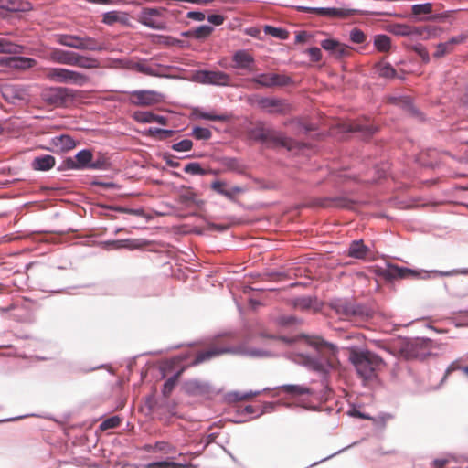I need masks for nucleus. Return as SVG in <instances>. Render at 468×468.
I'll use <instances>...</instances> for the list:
<instances>
[{"instance_id": "680f3d73", "label": "nucleus", "mask_w": 468, "mask_h": 468, "mask_svg": "<svg viewBox=\"0 0 468 468\" xmlns=\"http://www.w3.org/2000/svg\"><path fill=\"white\" fill-rule=\"evenodd\" d=\"M339 41L332 38H326L321 41V47L328 51L330 55L334 52L335 48H337Z\"/></svg>"}, {"instance_id": "20e7f679", "label": "nucleus", "mask_w": 468, "mask_h": 468, "mask_svg": "<svg viewBox=\"0 0 468 468\" xmlns=\"http://www.w3.org/2000/svg\"><path fill=\"white\" fill-rule=\"evenodd\" d=\"M46 78L50 81L78 86H83L89 81L87 75L64 68L48 69L46 72Z\"/></svg>"}, {"instance_id": "cd10ccee", "label": "nucleus", "mask_w": 468, "mask_h": 468, "mask_svg": "<svg viewBox=\"0 0 468 468\" xmlns=\"http://www.w3.org/2000/svg\"><path fill=\"white\" fill-rule=\"evenodd\" d=\"M58 42L65 47L82 50V37L77 35H60Z\"/></svg>"}, {"instance_id": "c756f323", "label": "nucleus", "mask_w": 468, "mask_h": 468, "mask_svg": "<svg viewBox=\"0 0 468 468\" xmlns=\"http://www.w3.org/2000/svg\"><path fill=\"white\" fill-rule=\"evenodd\" d=\"M146 450L148 452H162L167 456H174V454L176 453V448L164 441H156L154 445H148Z\"/></svg>"}, {"instance_id": "0e129e2a", "label": "nucleus", "mask_w": 468, "mask_h": 468, "mask_svg": "<svg viewBox=\"0 0 468 468\" xmlns=\"http://www.w3.org/2000/svg\"><path fill=\"white\" fill-rule=\"evenodd\" d=\"M107 162L103 157L97 158L96 160L91 159L89 169L92 170H102L106 168Z\"/></svg>"}, {"instance_id": "bf43d9fd", "label": "nucleus", "mask_w": 468, "mask_h": 468, "mask_svg": "<svg viewBox=\"0 0 468 468\" xmlns=\"http://www.w3.org/2000/svg\"><path fill=\"white\" fill-rule=\"evenodd\" d=\"M109 209H112L113 211L121 212V213H126L130 215L134 216H143L144 210L142 208H127L123 207H109Z\"/></svg>"}, {"instance_id": "f03ea898", "label": "nucleus", "mask_w": 468, "mask_h": 468, "mask_svg": "<svg viewBox=\"0 0 468 468\" xmlns=\"http://www.w3.org/2000/svg\"><path fill=\"white\" fill-rule=\"evenodd\" d=\"M349 360L359 377L366 380L373 378L376 376V371L383 364L379 356L368 350L352 349Z\"/></svg>"}, {"instance_id": "ddd939ff", "label": "nucleus", "mask_w": 468, "mask_h": 468, "mask_svg": "<svg viewBox=\"0 0 468 468\" xmlns=\"http://www.w3.org/2000/svg\"><path fill=\"white\" fill-rule=\"evenodd\" d=\"M134 69L140 73L148 76L164 77L166 68L155 62H137L134 64Z\"/></svg>"}, {"instance_id": "58836bf2", "label": "nucleus", "mask_w": 468, "mask_h": 468, "mask_svg": "<svg viewBox=\"0 0 468 468\" xmlns=\"http://www.w3.org/2000/svg\"><path fill=\"white\" fill-rule=\"evenodd\" d=\"M373 44L377 50L379 52H387L390 48L391 40L388 36L379 34L375 36Z\"/></svg>"}, {"instance_id": "603ef678", "label": "nucleus", "mask_w": 468, "mask_h": 468, "mask_svg": "<svg viewBox=\"0 0 468 468\" xmlns=\"http://www.w3.org/2000/svg\"><path fill=\"white\" fill-rule=\"evenodd\" d=\"M199 117L207 121L227 122L229 120V116L227 114H216L210 112H201L199 113Z\"/></svg>"}, {"instance_id": "de8ad7c7", "label": "nucleus", "mask_w": 468, "mask_h": 468, "mask_svg": "<svg viewBox=\"0 0 468 468\" xmlns=\"http://www.w3.org/2000/svg\"><path fill=\"white\" fill-rule=\"evenodd\" d=\"M432 11L431 3L415 4L412 5V13L415 16L428 15Z\"/></svg>"}, {"instance_id": "a211bd4d", "label": "nucleus", "mask_w": 468, "mask_h": 468, "mask_svg": "<svg viewBox=\"0 0 468 468\" xmlns=\"http://www.w3.org/2000/svg\"><path fill=\"white\" fill-rule=\"evenodd\" d=\"M375 70L378 76L386 80H391L395 78H399L397 74V70L393 68V66L385 61H378L375 64ZM401 80H404L403 77H399Z\"/></svg>"}, {"instance_id": "a878e982", "label": "nucleus", "mask_w": 468, "mask_h": 468, "mask_svg": "<svg viewBox=\"0 0 468 468\" xmlns=\"http://www.w3.org/2000/svg\"><path fill=\"white\" fill-rule=\"evenodd\" d=\"M316 303L317 298L311 295L299 296L292 300V306L301 311H307L314 308Z\"/></svg>"}, {"instance_id": "5fc2aeb1", "label": "nucleus", "mask_w": 468, "mask_h": 468, "mask_svg": "<svg viewBox=\"0 0 468 468\" xmlns=\"http://www.w3.org/2000/svg\"><path fill=\"white\" fill-rule=\"evenodd\" d=\"M350 40L355 44H363L366 41L365 33L357 28L354 27L349 34Z\"/></svg>"}, {"instance_id": "f8f14e48", "label": "nucleus", "mask_w": 468, "mask_h": 468, "mask_svg": "<svg viewBox=\"0 0 468 468\" xmlns=\"http://www.w3.org/2000/svg\"><path fill=\"white\" fill-rule=\"evenodd\" d=\"M258 106L269 113H282L285 101L274 97H261L257 101Z\"/></svg>"}, {"instance_id": "6e6d98bb", "label": "nucleus", "mask_w": 468, "mask_h": 468, "mask_svg": "<svg viewBox=\"0 0 468 468\" xmlns=\"http://www.w3.org/2000/svg\"><path fill=\"white\" fill-rule=\"evenodd\" d=\"M58 170L59 171H65V170H80L79 165L76 162L75 157H68L66 158L60 165L58 167Z\"/></svg>"}, {"instance_id": "ea45409f", "label": "nucleus", "mask_w": 468, "mask_h": 468, "mask_svg": "<svg viewBox=\"0 0 468 468\" xmlns=\"http://www.w3.org/2000/svg\"><path fill=\"white\" fill-rule=\"evenodd\" d=\"M263 31L265 34L281 40H286L289 37V32L282 27H275L270 25H266L263 27Z\"/></svg>"}, {"instance_id": "aec40b11", "label": "nucleus", "mask_w": 468, "mask_h": 468, "mask_svg": "<svg viewBox=\"0 0 468 468\" xmlns=\"http://www.w3.org/2000/svg\"><path fill=\"white\" fill-rule=\"evenodd\" d=\"M175 456H167L165 460L148 463L144 465L145 468H191L193 465L190 463H176L174 460Z\"/></svg>"}, {"instance_id": "49530a36", "label": "nucleus", "mask_w": 468, "mask_h": 468, "mask_svg": "<svg viewBox=\"0 0 468 468\" xmlns=\"http://www.w3.org/2000/svg\"><path fill=\"white\" fill-rule=\"evenodd\" d=\"M453 50V48L451 47L448 41L441 42L436 47V51L433 54V57L436 58H440L444 57L446 54L451 53Z\"/></svg>"}, {"instance_id": "864d4df0", "label": "nucleus", "mask_w": 468, "mask_h": 468, "mask_svg": "<svg viewBox=\"0 0 468 468\" xmlns=\"http://www.w3.org/2000/svg\"><path fill=\"white\" fill-rule=\"evenodd\" d=\"M174 130L161 129V128H150L149 133L154 135L157 139L164 140L174 134Z\"/></svg>"}, {"instance_id": "3c124183", "label": "nucleus", "mask_w": 468, "mask_h": 468, "mask_svg": "<svg viewBox=\"0 0 468 468\" xmlns=\"http://www.w3.org/2000/svg\"><path fill=\"white\" fill-rule=\"evenodd\" d=\"M235 352L251 357H261L267 355L266 351L258 348H239Z\"/></svg>"}, {"instance_id": "2f4dec72", "label": "nucleus", "mask_w": 468, "mask_h": 468, "mask_svg": "<svg viewBox=\"0 0 468 468\" xmlns=\"http://www.w3.org/2000/svg\"><path fill=\"white\" fill-rule=\"evenodd\" d=\"M270 389H271L270 388H265L262 390H257V391H251V390L248 391V392L231 391V392L227 393L226 399L229 402H238V401H241L243 399L251 398L253 396H257V395L261 394V392L267 391Z\"/></svg>"}, {"instance_id": "5701e85b", "label": "nucleus", "mask_w": 468, "mask_h": 468, "mask_svg": "<svg viewBox=\"0 0 468 468\" xmlns=\"http://www.w3.org/2000/svg\"><path fill=\"white\" fill-rule=\"evenodd\" d=\"M368 252L369 249L362 239L353 240L348 248V256L355 259H365Z\"/></svg>"}, {"instance_id": "bb28decb", "label": "nucleus", "mask_w": 468, "mask_h": 468, "mask_svg": "<svg viewBox=\"0 0 468 468\" xmlns=\"http://www.w3.org/2000/svg\"><path fill=\"white\" fill-rule=\"evenodd\" d=\"M276 388H281L283 392L292 397L313 394L312 390L303 385L286 384L273 388L272 389Z\"/></svg>"}, {"instance_id": "f3484780", "label": "nucleus", "mask_w": 468, "mask_h": 468, "mask_svg": "<svg viewBox=\"0 0 468 468\" xmlns=\"http://www.w3.org/2000/svg\"><path fill=\"white\" fill-rule=\"evenodd\" d=\"M227 184L224 181L216 180L212 182L211 188L217 192L218 194L227 197L229 200H233L235 198V196L239 193L243 192V188L240 186H233L229 189L226 188Z\"/></svg>"}, {"instance_id": "4be33fe9", "label": "nucleus", "mask_w": 468, "mask_h": 468, "mask_svg": "<svg viewBox=\"0 0 468 468\" xmlns=\"http://www.w3.org/2000/svg\"><path fill=\"white\" fill-rule=\"evenodd\" d=\"M77 52L70 50L57 49L51 54V60L56 63L68 66H74Z\"/></svg>"}, {"instance_id": "13d9d810", "label": "nucleus", "mask_w": 468, "mask_h": 468, "mask_svg": "<svg viewBox=\"0 0 468 468\" xmlns=\"http://www.w3.org/2000/svg\"><path fill=\"white\" fill-rule=\"evenodd\" d=\"M120 19L119 17V12L118 11H108L103 14L102 22L105 25L112 26L116 22H118Z\"/></svg>"}, {"instance_id": "2eb2a0df", "label": "nucleus", "mask_w": 468, "mask_h": 468, "mask_svg": "<svg viewBox=\"0 0 468 468\" xmlns=\"http://www.w3.org/2000/svg\"><path fill=\"white\" fill-rule=\"evenodd\" d=\"M50 144L56 152H68L76 146V141L68 134H60L52 137Z\"/></svg>"}, {"instance_id": "393cba45", "label": "nucleus", "mask_w": 468, "mask_h": 468, "mask_svg": "<svg viewBox=\"0 0 468 468\" xmlns=\"http://www.w3.org/2000/svg\"><path fill=\"white\" fill-rule=\"evenodd\" d=\"M231 350L230 349H228V348H218V347H212V348H209L207 350H205V351H202V352H199L194 361H193V365H198V364H201L205 361H207L215 356H218L221 354H224V353H227V352H230Z\"/></svg>"}, {"instance_id": "1a4fd4ad", "label": "nucleus", "mask_w": 468, "mask_h": 468, "mask_svg": "<svg viewBox=\"0 0 468 468\" xmlns=\"http://www.w3.org/2000/svg\"><path fill=\"white\" fill-rule=\"evenodd\" d=\"M162 95L154 90H140L130 92V103L136 106H152L161 101Z\"/></svg>"}, {"instance_id": "79ce46f5", "label": "nucleus", "mask_w": 468, "mask_h": 468, "mask_svg": "<svg viewBox=\"0 0 468 468\" xmlns=\"http://www.w3.org/2000/svg\"><path fill=\"white\" fill-rule=\"evenodd\" d=\"M270 128H264L263 126H257L250 131L251 137L261 143H266V138Z\"/></svg>"}, {"instance_id": "c03bdc74", "label": "nucleus", "mask_w": 468, "mask_h": 468, "mask_svg": "<svg viewBox=\"0 0 468 468\" xmlns=\"http://www.w3.org/2000/svg\"><path fill=\"white\" fill-rule=\"evenodd\" d=\"M121 423V418L119 416H112L110 418L105 419L100 424V429L101 431H107L110 429L116 428Z\"/></svg>"}, {"instance_id": "69168bd1", "label": "nucleus", "mask_w": 468, "mask_h": 468, "mask_svg": "<svg viewBox=\"0 0 468 468\" xmlns=\"http://www.w3.org/2000/svg\"><path fill=\"white\" fill-rule=\"evenodd\" d=\"M306 52L308 53L311 60L314 62H318L322 58L321 49L317 47H312L308 48Z\"/></svg>"}, {"instance_id": "f704fd0d", "label": "nucleus", "mask_w": 468, "mask_h": 468, "mask_svg": "<svg viewBox=\"0 0 468 468\" xmlns=\"http://www.w3.org/2000/svg\"><path fill=\"white\" fill-rule=\"evenodd\" d=\"M93 154L90 149H82L75 154L80 170L89 169Z\"/></svg>"}, {"instance_id": "9b49d317", "label": "nucleus", "mask_w": 468, "mask_h": 468, "mask_svg": "<svg viewBox=\"0 0 468 468\" xmlns=\"http://www.w3.org/2000/svg\"><path fill=\"white\" fill-rule=\"evenodd\" d=\"M232 68L251 72L254 69V57L246 49H239L232 55Z\"/></svg>"}, {"instance_id": "412c9836", "label": "nucleus", "mask_w": 468, "mask_h": 468, "mask_svg": "<svg viewBox=\"0 0 468 468\" xmlns=\"http://www.w3.org/2000/svg\"><path fill=\"white\" fill-rule=\"evenodd\" d=\"M55 164L56 160L54 156L50 154H41L33 159L31 166L36 171H48L54 167Z\"/></svg>"}, {"instance_id": "39448f33", "label": "nucleus", "mask_w": 468, "mask_h": 468, "mask_svg": "<svg viewBox=\"0 0 468 468\" xmlns=\"http://www.w3.org/2000/svg\"><path fill=\"white\" fill-rule=\"evenodd\" d=\"M330 307L339 315L345 317L351 316H367L368 308L360 303H356L355 301L346 298H335L330 302Z\"/></svg>"}, {"instance_id": "473e14b6", "label": "nucleus", "mask_w": 468, "mask_h": 468, "mask_svg": "<svg viewBox=\"0 0 468 468\" xmlns=\"http://www.w3.org/2000/svg\"><path fill=\"white\" fill-rule=\"evenodd\" d=\"M23 49V46L16 44L7 38L0 37V53L16 55L21 54Z\"/></svg>"}, {"instance_id": "4468645a", "label": "nucleus", "mask_w": 468, "mask_h": 468, "mask_svg": "<svg viewBox=\"0 0 468 468\" xmlns=\"http://www.w3.org/2000/svg\"><path fill=\"white\" fill-rule=\"evenodd\" d=\"M144 25L153 29H163L165 22L159 17V11L154 8L145 9L141 16Z\"/></svg>"}, {"instance_id": "6ab92c4d", "label": "nucleus", "mask_w": 468, "mask_h": 468, "mask_svg": "<svg viewBox=\"0 0 468 468\" xmlns=\"http://www.w3.org/2000/svg\"><path fill=\"white\" fill-rule=\"evenodd\" d=\"M425 28L411 27L406 24H395L391 27V32L396 36L410 37V36H421Z\"/></svg>"}, {"instance_id": "09e8293b", "label": "nucleus", "mask_w": 468, "mask_h": 468, "mask_svg": "<svg viewBox=\"0 0 468 468\" xmlns=\"http://www.w3.org/2000/svg\"><path fill=\"white\" fill-rule=\"evenodd\" d=\"M178 202L184 207H190L196 203V195L191 191H186L179 195Z\"/></svg>"}, {"instance_id": "423d86ee", "label": "nucleus", "mask_w": 468, "mask_h": 468, "mask_svg": "<svg viewBox=\"0 0 468 468\" xmlns=\"http://www.w3.org/2000/svg\"><path fill=\"white\" fill-rule=\"evenodd\" d=\"M250 81L262 88L285 87L292 83V79L285 74L259 73L250 79Z\"/></svg>"}, {"instance_id": "8fccbe9b", "label": "nucleus", "mask_w": 468, "mask_h": 468, "mask_svg": "<svg viewBox=\"0 0 468 468\" xmlns=\"http://www.w3.org/2000/svg\"><path fill=\"white\" fill-rule=\"evenodd\" d=\"M176 378L177 375L176 374L165 380L162 388V394L164 397L167 398L172 393L176 385Z\"/></svg>"}, {"instance_id": "37998d69", "label": "nucleus", "mask_w": 468, "mask_h": 468, "mask_svg": "<svg viewBox=\"0 0 468 468\" xmlns=\"http://www.w3.org/2000/svg\"><path fill=\"white\" fill-rule=\"evenodd\" d=\"M184 172L186 174L195 175V176L206 175V170L203 169L201 167L200 164L197 162L186 164L184 167Z\"/></svg>"}, {"instance_id": "e2e57ef3", "label": "nucleus", "mask_w": 468, "mask_h": 468, "mask_svg": "<svg viewBox=\"0 0 468 468\" xmlns=\"http://www.w3.org/2000/svg\"><path fill=\"white\" fill-rule=\"evenodd\" d=\"M414 51L420 57L422 61L428 63L430 61V55L426 48L421 44H417L413 47Z\"/></svg>"}, {"instance_id": "9d476101", "label": "nucleus", "mask_w": 468, "mask_h": 468, "mask_svg": "<svg viewBox=\"0 0 468 468\" xmlns=\"http://www.w3.org/2000/svg\"><path fill=\"white\" fill-rule=\"evenodd\" d=\"M431 274H437L440 276H453L457 274L468 275V268L454 269L447 271L436 270L428 271L425 270H415L409 268V271L407 272V278L426 280L431 278Z\"/></svg>"}, {"instance_id": "7c9ffc66", "label": "nucleus", "mask_w": 468, "mask_h": 468, "mask_svg": "<svg viewBox=\"0 0 468 468\" xmlns=\"http://www.w3.org/2000/svg\"><path fill=\"white\" fill-rule=\"evenodd\" d=\"M221 165L229 171L242 174L246 170V165L241 160L236 157H223Z\"/></svg>"}, {"instance_id": "0eeeda50", "label": "nucleus", "mask_w": 468, "mask_h": 468, "mask_svg": "<svg viewBox=\"0 0 468 468\" xmlns=\"http://www.w3.org/2000/svg\"><path fill=\"white\" fill-rule=\"evenodd\" d=\"M298 10L314 13L319 16L329 18H346L353 15L360 13L359 10L351 8H338V7H311V6H298Z\"/></svg>"}, {"instance_id": "a19ab883", "label": "nucleus", "mask_w": 468, "mask_h": 468, "mask_svg": "<svg viewBox=\"0 0 468 468\" xmlns=\"http://www.w3.org/2000/svg\"><path fill=\"white\" fill-rule=\"evenodd\" d=\"M154 113L147 111H137L133 113V119L140 123L154 122Z\"/></svg>"}, {"instance_id": "a18cd8bd", "label": "nucleus", "mask_w": 468, "mask_h": 468, "mask_svg": "<svg viewBox=\"0 0 468 468\" xmlns=\"http://www.w3.org/2000/svg\"><path fill=\"white\" fill-rule=\"evenodd\" d=\"M192 134L197 140H209L212 136L209 129L199 126L193 128Z\"/></svg>"}, {"instance_id": "4c0bfd02", "label": "nucleus", "mask_w": 468, "mask_h": 468, "mask_svg": "<svg viewBox=\"0 0 468 468\" xmlns=\"http://www.w3.org/2000/svg\"><path fill=\"white\" fill-rule=\"evenodd\" d=\"M82 50L101 51L105 48L104 44L88 36L82 37Z\"/></svg>"}, {"instance_id": "c85d7f7f", "label": "nucleus", "mask_w": 468, "mask_h": 468, "mask_svg": "<svg viewBox=\"0 0 468 468\" xmlns=\"http://www.w3.org/2000/svg\"><path fill=\"white\" fill-rule=\"evenodd\" d=\"M213 30V27L209 25H201L199 27H197L193 30H188L186 32L182 33V36L188 37H193L196 39L201 40L209 37Z\"/></svg>"}, {"instance_id": "774afa93", "label": "nucleus", "mask_w": 468, "mask_h": 468, "mask_svg": "<svg viewBox=\"0 0 468 468\" xmlns=\"http://www.w3.org/2000/svg\"><path fill=\"white\" fill-rule=\"evenodd\" d=\"M207 21L215 26H219L224 22V17L221 15L213 14L207 16Z\"/></svg>"}, {"instance_id": "e433bc0d", "label": "nucleus", "mask_w": 468, "mask_h": 468, "mask_svg": "<svg viewBox=\"0 0 468 468\" xmlns=\"http://www.w3.org/2000/svg\"><path fill=\"white\" fill-rule=\"evenodd\" d=\"M409 271V268L407 267H399L393 264H388L386 270V276L389 279L395 278H407V272Z\"/></svg>"}, {"instance_id": "72a5a7b5", "label": "nucleus", "mask_w": 468, "mask_h": 468, "mask_svg": "<svg viewBox=\"0 0 468 468\" xmlns=\"http://www.w3.org/2000/svg\"><path fill=\"white\" fill-rule=\"evenodd\" d=\"M74 66L81 69H91L99 67V61L92 57H87L77 53Z\"/></svg>"}, {"instance_id": "dca6fc26", "label": "nucleus", "mask_w": 468, "mask_h": 468, "mask_svg": "<svg viewBox=\"0 0 468 468\" xmlns=\"http://www.w3.org/2000/svg\"><path fill=\"white\" fill-rule=\"evenodd\" d=\"M266 143H271L275 146H281L283 148H287L288 150L292 149L293 144V142L284 133L276 131L272 128L269 129Z\"/></svg>"}, {"instance_id": "7ed1b4c3", "label": "nucleus", "mask_w": 468, "mask_h": 468, "mask_svg": "<svg viewBox=\"0 0 468 468\" xmlns=\"http://www.w3.org/2000/svg\"><path fill=\"white\" fill-rule=\"evenodd\" d=\"M40 96L50 106L65 107L73 101L76 92L67 87H48L41 91Z\"/></svg>"}, {"instance_id": "c9c22d12", "label": "nucleus", "mask_w": 468, "mask_h": 468, "mask_svg": "<svg viewBox=\"0 0 468 468\" xmlns=\"http://www.w3.org/2000/svg\"><path fill=\"white\" fill-rule=\"evenodd\" d=\"M36 60L27 57H13V64L11 65V69H27L34 67L36 65Z\"/></svg>"}, {"instance_id": "b1692460", "label": "nucleus", "mask_w": 468, "mask_h": 468, "mask_svg": "<svg viewBox=\"0 0 468 468\" xmlns=\"http://www.w3.org/2000/svg\"><path fill=\"white\" fill-rule=\"evenodd\" d=\"M209 385L206 382L193 379L185 385V389L189 395H204L209 391Z\"/></svg>"}, {"instance_id": "f257e3e1", "label": "nucleus", "mask_w": 468, "mask_h": 468, "mask_svg": "<svg viewBox=\"0 0 468 468\" xmlns=\"http://www.w3.org/2000/svg\"><path fill=\"white\" fill-rule=\"evenodd\" d=\"M282 340L291 346L292 350L286 353V356L294 363L305 367L309 370L317 372L325 377L334 367L333 360L336 357L338 347L319 337L308 338L282 336Z\"/></svg>"}, {"instance_id": "338daca9", "label": "nucleus", "mask_w": 468, "mask_h": 468, "mask_svg": "<svg viewBox=\"0 0 468 468\" xmlns=\"http://www.w3.org/2000/svg\"><path fill=\"white\" fill-rule=\"evenodd\" d=\"M276 405L277 403L276 402H265L263 405H262V408L261 410V411L257 414L256 417H260L265 413H270V412H272L274 411L275 408H276Z\"/></svg>"}, {"instance_id": "6e6552de", "label": "nucleus", "mask_w": 468, "mask_h": 468, "mask_svg": "<svg viewBox=\"0 0 468 468\" xmlns=\"http://www.w3.org/2000/svg\"><path fill=\"white\" fill-rule=\"evenodd\" d=\"M198 82L206 85L226 87L231 84V77L220 70H199L196 75Z\"/></svg>"}, {"instance_id": "4d7b16f0", "label": "nucleus", "mask_w": 468, "mask_h": 468, "mask_svg": "<svg viewBox=\"0 0 468 468\" xmlns=\"http://www.w3.org/2000/svg\"><path fill=\"white\" fill-rule=\"evenodd\" d=\"M193 143L189 139H184L172 145V149L176 152H187L191 150Z\"/></svg>"}, {"instance_id": "052dcab7", "label": "nucleus", "mask_w": 468, "mask_h": 468, "mask_svg": "<svg viewBox=\"0 0 468 468\" xmlns=\"http://www.w3.org/2000/svg\"><path fill=\"white\" fill-rule=\"evenodd\" d=\"M349 53V48L339 42L337 48H335L331 56L339 59L347 57Z\"/></svg>"}]
</instances>
